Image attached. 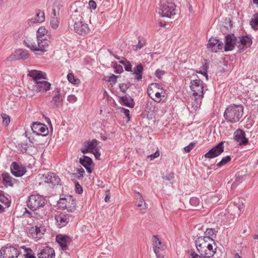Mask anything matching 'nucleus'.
Segmentation results:
<instances>
[{"label":"nucleus","mask_w":258,"mask_h":258,"mask_svg":"<svg viewBox=\"0 0 258 258\" xmlns=\"http://www.w3.org/2000/svg\"><path fill=\"white\" fill-rule=\"evenodd\" d=\"M238 39L237 46L240 51L245 50L252 44L251 39L247 36H239L237 38Z\"/></svg>","instance_id":"obj_17"},{"label":"nucleus","mask_w":258,"mask_h":258,"mask_svg":"<svg viewBox=\"0 0 258 258\" xmlns=\"http://www.w3.org/2000/svg\"><path fill=\"white\" fill-rule=\"evenodd\" d=\"M75 185L76 187V192L77 194H81L83 192V188L81 185L77 181H75Z\"/></svg>","instance_id":"obj_49"},{"label":"nucleus","mask_w":258,"mask_h":258,"mask_svg":"<svg viewBox=\"0 0 258 258\" xmlns=\"http://www.w3.org/2000/svg\"><path fill=\"white\" fill-rule=\"evenodd\" d=\"M143 66L141 63L139 64L137 66V67L134 69L133 74L136 75L135 79L137 80H140L142 78L143 76Z\"/></svg>","instance_id":"obj_32"},{"label":"nucleus","mask_w":258,"mask_h":258,"mask_svg":"<svg viewBox=\"0 0 258 258\" xmlns=\"http://www.w3.org/2000/svg\"><path fill=\"white\" fill-rule=\"evenodd\" d=\"M26 253L24 254L25 258H37L34 254L32 253V250L30 248H26Z\"/></svg>","instance_id":"obj_45"},{"label":"nucleus","mask_w":258,"mask_h":258,"mask_svg":"<svg viewBox=\"0 0 258 258\" xmlns=\"http://www.w3.org/2000/svg\"><path fill=\"white\" fill-rule=\"evenodd\" d=\"M224 51H229L233 50L237 45L238 39L233 33L227 35L225 37Z\"/></svg>","instance_id":"obj_10"},{"label":"nucleus","mask_w":258,"mask_h":258,"mask_svg":"<svg viewBox=\"0 0 258 258\" xmlns=\"http://www.w3.org/2000/svg\"><path fill=\"white\" fill-rule=\"evenodd\" d=\"M207 47L212 51L216 52L219 50L222 49L223 47L222 42L219 39L214 38H211L208 41Z\"/></svg>","instance_id":"obj_19"},{"label":"nucleus","mask_w":258,"mask_h":258,"mask_svg":"<svg viewBox=\"0 0 258 258\" xmlns=\"http://www.w3.org/2000/svg\"><path fill=\"white\" fill-rule=\"evenodd\" d=\"M46 205H47V200L39 195L30 196L27 201L28 207L34 211V213L37 219H42L47 215V212L45 208Z\"/></svg>","instance_id":"obj_3"},{"label":"nucleus","mask_w":258,"mask_h":258,"mask_svg":"<svg viewBox=\"0 0 258 258\" xmlns=\"http://www.w3.org/2000/svg\"><path fill=\"white\" fill-rule=\"evenodd\" d=\"M56 241L63 250L69 249V245L72 242V238L67 235L59 234L56 237Z\"/></svg>","instance_id":"obj_14"},{"label":"nucleus","mask_w":258,"mask_h":258,"mask_svg":"<svg viewBox=\"0 0 258 258\" xmlns=\"http://www.w3.org/2000/svg\"><path fill=\"white\" fill-rule=\"evenodd\" d=\"M175 6L171 0H160L158 14L162 17L171 18L176 14Z\"/></svg>","instance_id":"obj_6"},{"label":"nucleus","mask_w":258,"mask_h":258,"mask_svg":"<svg viewBox=\"0 0 258 258\" xmlns=\"http://www.w3.org/2000/svg\"><path fill=\"white\" fill-rule=\"evenodd\" d=\"M224 148L223 142H220L217 145L210 149L204 156L205 158L208 159L216 158L224 152Z\"/></svg>","instance_id":"obj_8"},{"label":"nucleus","mask_w":258,"mask_h":258,"mask_svg":"<svg viewBox=\"0 0 258 258\" xmlns=\"http://www.w3.org/2000/svg\"><path fill=\"white\" fill-rule=\"evenodd\" d=\"M44 181L47 183H51L52 185L58 184L60 181V179L56 174L54 173H48L44 177Z\"/></svg>","instance_id":"obj_25"},{"label":"nucleus","mask_w":258,"mask_h":258,"mask_svg":"<svg viewBox=\"0 0 258 258\" xmlns=\"http://www.w3.org/2000/svg\"><path fill=\"white\" fill-rule=\"evenodd\" d=\"M114 73L116 74H120L123 72V68L120 64H117L115 62L114 64Z\"/></svg>","instance_id":"obj_48"},{"label":"nucleus","mask_w":258,"mask_h":258,"mask_svg":"<svg viewBox=\"0 0 258 258\" xmlns=\"http://www.w3.org/2000/svg\"><path fill=\"white\" fill-rule=\"evenodd\" d=\"M28 76L33 78L35 83L40 81L41 79H46V74L40 71L31 70L29 73Z\"/></svg>","instance_id":"obj_26"},{"label":"nucleus","mask_w":258,"mask_h":258,"mask_svg":"<svg viewBox=\"0 0 258 258\" xmlns=\"http://www.w3.org/2000/svg\"><path fill=\"white\" fill-rule=\"evenodd\" d=\"M234 140L239 143L240 145H246L248 143V139L245 137V132L241 130L238 129L234 133Z\"/></svg>","instance_id":"obj_20"},{"label":"nucleus","mask_w":258,"mask_h":258,"mask_svg":"<svg viewBox=\"0 0 258 258\" xmlns=\"http://www.w3.org/2000/svg\"><path fill=\"white\" fill-rule=\"evenodd\" d=\"M212 243L208 244V246L204 249V252L200 253L199 258H210L216 252L217 244L215 241H211Z\"/></svg>","instance_id":"obj_13"},{"label":"nucleus","mask_w":258,"mask_h":258,"mask_svg":"<svg viewBox=\"0 0 258 258\" xmlns=\"http://www.w3.org/2000/svg\"><path fill=\"white\" fill-rule=\"evenodd\" d=\"M67 100L71 103H74L77 101V98L74 95H70L68 96Z\"/></svg>","instance_id":"obj_53"},{"label":"nucleus","mask_w":258,"mask_h":258,"mask_svg":"<svg viewBox=\"0 0 258 258\" xmlns=\"http://www.w3.org/2000/svg\"><path fill=\"white\" fill-rule=\"evenodd\" d=\"M243 179V176H240L239 174H236L235 175V181L238 183L242 182Z\"/></svg>","instance_id":"obj_62"},{"label":"nucleus","mask_w":258,"mask_h":258,"mask_svg":"<svg viewBox=\"0 0 258 258\" xmlns=\"http://www.w3.org/2000/svg\"><path fill=\"white\" fill-rule=\"evenodd\" d=\"M118 77V76H116L113 74H112L111 76H110L108 80V82H113L114 84H115L116 82V79Z\"/></svg>","instance_id":"obj_57"},{"label":"nucleus","mask_w":258,"mask_h":258,"mask_svg":"<svg viewBox=\"0 0 258 258\" xmlns=\"http://www.w3.org/2000/svg\"><path fill=\"white\" fill-rule=\"evenodd\" d=\"M3 182L6 187L12 186V177L8 173H4L2 174Z\"/></svg>","instance_id":"obj_33"},{"label":"nucleus","mask_w":258,"mask_h":258,"mask_svg":"<svg viewBox=\"0 0 258 258\" xmlns=\"http://www.w3.org/2000/svg\"><path fill=\"white\" fill-rule=\"evenodd\" d=\"M59 201L60 202H59V203H62V204H65L64 208H65L68 212H72L76 209L75 205H74L72 207H69L70 203H69L68 204H67V199H66V198L60 199Z\"/></svg>","instance_id":"obj_38"},{"label":"nucleus","mask_w":258,"mask_h":258,"mask_svg":"<svg viewBox=\"0 0 258 258\" xmlns=\"http://www.w3.org/2000/svg\"><path fill=\"white\" fill-rule=\"evenodd\" d=\"M79 162L86 168L88 173H91L92 172L90 166L93 164V162L90 157L83 155L82 158H80Z\"/></svg>","instance_id":"obj_23"},{"label":"nucleus","mask_w":258,"mask_h":258,"mask_svg":"<svg viewBox=\"0 0 258 258\" xmlns=\"http://www.w3.org/2000/svg\"><path fill=\"white\" fill-rule=\"evenodd\" d=\"M19 255L18 249L13 246L3 247L0 250V258H17Z\"/></svg>","instance_id":"obj_7"},{"label":"nucleus","mask_w":258,"mask_h":258,"mask_svg":"<svg viewBox=\"0 0 258 258\" xmlns=\"http://www.w3.org/2000/svg\"><path fill=\"white\" fill-rule=\"evenodd\" d=\"M160 155V153H159V152L157 150L154 153L152 154H151L148 157H150L151 158V159H155L157 157H158Z\"/></svg>","instance_id":"obj_59"},{"label":"nucleus","mask_w":258,"mask_h":258,"mask_svg":"<svg viewBox=\"0 0 258 258\" xmlns=\"http://www.w3.org/2000/svg\"><path fill=\"white\" fill-rule=\"evenodd\" d=\"M26 168L16 162H13L11 165V171L16 177H21L26 172Z\"/></svg>","instance_id":"obj_18"},{"label":"nucleus","mask_w":258,"mask_h":258,"mask_svg":"<svg viewBox=\"0 0 258 258\" xmlns=\"http://www.w3.org/2000/svg\"><path fill=\"white\" fill-rule=\"evenodd\" d=\"M165 74V72L163 70H161L160 69H158L155 72V75L156 77L158 78H161L163 75Z\"/></svg>","instance_id":"obj_54"},{"label":"nucleus","mask_w":258,"mask_h":258,"mask_svg":"<svg viewBox=\"0 0 258 258\" xmlns=\"http://www.w3.org/2000/svg\"><path fill=\"white\" fill-rule=\"evenodd\" d=\"M91 153H93L96 158H98L100 156V153L98 148L95 149L93 152H91Z\"/></svg>","instance_id":"obj_61"},{"label":"nucleus","mask_w":258,"mask_h":258,"mask_svg":"<svg viewBox=\"0 0 258 258\" xmlns=\"http://www.w3.org/2000/svg\"><path fill=\"white\" fill-rule=\"evenodd\" d=\"M121 110L123 111V113H124V115L127 117L128 120L130 119V110L128 109H125L122 108Z\"/></svg>","instance_id":"obj_60"},{"label":"nucleus","mask_w":258,"mask_h":258,"mask_svg":"<svg viewBox=\"0 0 258 258\" xmlns=\"http://www.w3.org/2000/svg\"><path fill=\"white\" fill-rule=\"evenodd\" d=\"M124 67L125 70L126 72H133L132 69V66L131 62L127 60L126 59L125 61V64L124 65Z\"/></svg>","instance_id":"obj_51"},{"label":"nucleus","mask_w":258,"mask_h":258,"mask_svg":"<svg viewBox=\"0 0 258 258\" xmlns=\"http://www.w3.org/2000/svg\"><path fill=\"white\" fill-rule=\"evenodd\" d=\"M249 24L253 29L255 30L258 29V13H255L253 15Z\"/></svg>","instance_id":"obj_35"},{"label":"nucleus","mask_w":258,"mask_h":258,"mask_svg":"<svg viewBox=\"0 0 258 258\" xmlns=\"http://www.w3.org/2000/svg\"><path fill=\"white\" fill-rule=\"evenodd\" d=\"M160 89L161 92L158 91L157 90V91L155 92V96L156 99H154V100L157 103H159L161 102V97L162 96L164 97V95L162 94H164V92H163V90L162 88Z\"/></svg>","instance_id":"obj_42"},{"label":"nucleus","mask_w":258,"mask_h":258,"mask_svg":"<svg viewBox=\"0 0 258 258\" xmlns=\"http://www.w3.org/2000/svg\"><path fill=\"white\" fill-rule=\"evenodd\" d=\"M3 118V123L5 126H8L10 122V117L6 114H3L2 115Z\"/></svg>","instance_id":"obj_46"},{"label":"nucleus","mask_w":258,"mask_h":258,"mask_svg":"<svg viewBox=\"0 0 258 258\" xmlns=\"http://www.w3.org/2000/svg\"><path fill=\"white\" fill-rule=\"evenodd\" d=\"M36 92H46L50 88L51 84L45 81H40L35 83L33 85Z\"/></svg>","instance_id":"obj_21"},{"label":"nucleus","mask_w":258,"mask_h":258,"mask_svg":"<svg viewBox=\"0 0 258 258\" xmlns=\"http://www.w3.org/2000/svg\"><path fill=\"white\" fill-rule=\"evenodd\" d=\"M146 44V40L145 38L142 37H139V39L138 41V43L136 45H134L133 46V49L135 51H137L138 50L141 49Z\"/></svg>","instance_id":"obj_36"},{"label":"nucleus","mask_w":258,"mask_h":258,"mask_svg":"<svg viewBox=\"0 0 258 258\" xmlns=\"http://www.w3.org/2000/svg\"><path fill=\"white\" fill-rule=\"evenodd\" d=\"M244 207L243 203L240 199H235L234 203L228 207V212L234 216H239L243 211Z\"/></svg>","instance_id":"obj_9"},{"label":"nucleus","mask_w":258,"mask_h":258,"mask_svg":"<svg viewBox=\"0 0 258 258\" xmlns=\"http://www.w3.org/2000/svg\"><path fill=\"white\" fill-rule=\"evenodd\" d=\"M190 89L192 91L191 101L187 104V108L191 112L196 111L201 105L204 97V82L200 79L191 80Z\"/></svg>","instance_id":"obj_1"},{"label":"nucleus","mask_w":258,"mask_h":258,"mask_svg":"<svg viewBox=\"0 0 258 258\" xmlns=\"http://www.w3.org/2000/svg\"><path fill=\"white\" fill-rule=\"evenodd\" d=\"M243 106L241 104H231L226 108L223 114L224 117L228 122H238L243 115Z\"/></svg>","instance_id":"obj_4"},{"label":"nucleus","mask_w":258,"mask_h":258,"mask_svg":"<svg viewBox=\"0 0 258 258\" xmlns=\"http://www.w3.org/2000/svg\"><path fill=\"white\" fill-rule=\"evenodd\" d=\"M51 38L50 36L46 37H41L40 36L37 37V43H32L27 40H24V44L27 47L30 48L33 51H40L41 53L38 54H42V53L46 51L48 49L49 45L51 42Z\"/></svg>","instance_id":"obj_5"},{"label":"nucleus","mask_w":258,"mask_h":258,"mask_svg":"<svg viewBox=\"0 0 258 258\" xmlns=\"http://www.w3.org/2000/svg\"><path fill=\"white\" fill-rule=\"evenodd\" d=\"M89 7L92 8L93 10H95L97 7V4L96 2L93 0H90L89 2Z\"/></svg>","instance_id":"obj_58"},{"label":"nucleus","mask_w":258,"mask_h":258,"mask_svg":"<svg viewBox=\"0 0 258 258\" xmlns=\"http://www.w3.org/2000/svg\"><path fill=\"white\" fill-rule=\"evenodd\" d=\"M67 78L68 81L73 84H77L79 82L78 79H76L75 78L74 76L72 73H69L67 75Z\"/></svg>","instance_id":"obj_43"},{"label":"nucleus","mask_w":258,"mask_h":258,"mask_svg":"<svg viewBox=\"0 0 258 258\" xmlns=\"http://www.w3.org/2000/svg\"><path fill=\"white\" fill-rule=\"evenodd\" d=\"M190 204L195 207L199 205L200 200L196 197H192L189 201Z\"/></svg>","instance_id":"obj_47"},{"label":"nucleus","mask_w":258,"mask_h":258,"mask_svg":"<svg viewBox=\"0 0 258 258\" xmlns=\"http://www.w3.org/2000/svg\"><path fill=\"white\" fill-rule=\"evenodd\" d=\"M39 258H55V252L53 248L45 247L38 254Z\"/></svg>","instance_id":"obj_24"},{"label":"nucleus","mask_w":258,"mask_h":258,"mask_svg":"<svg viewBox=\"0 0 258 258\" xmlns=\"http://www.w3.org/2000/svg\"><path fill=\"white\" fill-rule=\"evenodd\" d=\"M153 250L156 256L159 257V250L162 248V242L159 239L158 236L154 235L152 237Z\"/></svg>","instance_id":"obj_27"},{"label":"nucleus","mask_w":258,"mask_h":258,"mask_svg":"<svg viewBox=\"0 0 258 258\" xmlns=\"http://www.w3.org/2000/svg\"><path fill=\"white\" fill-rule=\"evenodd\" d=\"M174 178V174L172 173H170L168 175H166L164 178L166 180H170L173 179Z\"/></svg>","instance_id":"obj_63"},{"label":"nucleus","mask_w":258,"mask_h":258,"mask_svg":"<svg viewBox=\"0 0 258 258\" xmlns=\"http://www.w3.org/2000/svg\"><path fill=\"white\" fill-rule=\"evenodd\" d=\"M205 236L204 237H208L211 241H215L214 238L216 237L215 230L213 228H208L205 232Z\"/></svg>","instance_id":"obj_37"},{"label":"nucleus","mask_w":258,"mask_h":258,"mask_svg":"<svg viewBox=\"0 0 258 258\" xmlns=\"http://www.w3.org/2000/svg\"><path fill=\"white\" fill-rule=\"evenodd\" d=\"M195 146V143H191L188 146L184 148V151L187 153L189 152L194 148Z\"/></svg>","instance_id":"obj_55"},{"label":"nucleus","mask_w":258,"mask_h":258,"mask_svg":"<svg viewBox=\"0 0 258 258\" xmlns=\"http://www.w3.org/2000/svg\"><path fill=\"white\" fill-rule=\"evenodd\" d=\"M232 27V24L229 18H226L223 22V25L221 27V30L223 33H226V31L231 29Z\"/></svg>","instance_id":"obj_34"},{"label":"nucleus","mask_w":258,"mask_h":258,"mask_svg":"<svg viewBox=\"0 0 258 258\" xmlns=\"http://www.w3.org/2000/svg\"><path fill=\"white\" fill-rule=\"evenodd\" d=\"M160 85L157 83H152L148 87L147 93L148 96L153 100H154L153 98V95L155 94V92L157 90L160 89Z\"/></svg>","instance_id":"obj_28"},{"label":"nucleus","mask_w":258,"mask_h":258,"mask_svg":"<svg viewBox=\"0 0 258 258\" xmlns=\"http://www.w3.org/2000/svg\"><path fill=\"white\" fill-rule=\"evenodd\" d=\"M97 145V141L94 139L92 141H89L87 143V147L90 150V152H93L96 148Z\"/></svg>","instance_id":"obj_39"},{"label":"nucleus","mask_w":258,"mask_h":258,"mask_svg":"<svg viewBox=\"0 0 258 258\" xmlns=\"http://www.w3.org/2000/svg\"><path fill=\"white\" fill-rule=\"evenodd\" d=\"M231 158L230 156L227 155L222 158L221 160L218 162L217 166L219 167L222 166L223 165L227 164L228 162L230 161Z\"/></svg>","instance_id":"obj_41"},{"label":"nucleus","mask_w":258,"mask_h":258,"mask_svg":"<svg viewBox=\"0 0 258 258\" xmlns=\"http://www.w3.org/2000/svg\"><path fill=\"white\" fill-rule=\"evenodd\" d=\"M0 202L4 204L7 207L10 206V202L9 199L1 192H0Z\"/></svg>","instance_id":"obj_44"},{"label":"nucleus","mask_w":258,"mask_h":258,"mask_svg":"<svg viewBox=\"0 0 258 258\" xmlns=\"http://www.w3.org/2000/svg\"><path fill=\"white\" fill-rule=\"evenodd\" d=\"M197 73H198L199 74H201L203 75V76H205L206 80H208V75L206 72H205V71L202 72L201 71H197Z\"/></svg>","instance_id":"obj_64"},{"label":"nucleus","mask_w":258,"mask_h":258,"mask_svg":"<svg viewBox=\"0 0 258 258\" xmlns=\"http://www.w3.org/2000/svg\"><path fill=\"white\" fill-rule=\"evenodd\" d=\"M47 33V30L44 27H40L37 31V37H49L48 35H46Z\"/></svg>","instance_id":"obj_40"},{"label":"nucleus","mask_w":258,"mask_h":258,"mask_svg":"<svg viewBox=\"0 0 258 258\" xmlns=\"http://www.w3.org/2000/svg\"><path fill=\"white\" fill-rule=\"evenodd\" d=\"M33 133L36 135L46 136L48 134V127L45 124L39 122H33L31 125Z\"/></svg>","instance_id":"obj_12"},{"label":"nucleus","mask_w":258,"mask_h":258,"mask_svg":"<svg viewBox=\"0 0 258 258\" xmlns=\"http://www.w3.org/2000/svg\"><path fill=\"white\" fill-rule=\"evenodd\" d=\"M211 240L208 237L201 236L195 240V244L197 250L200 253L204 252V249L208 246V244H210Z\"/></svg>","instance_id":"obj_15"},{"label":"nucleus","mask_w":258,"mask_h":258,"mask_svg":"<svg viewBox=\"0 0 258 258\" xmlns=\"http://www.w3.org/2000/svg\"><path fill=\"white\" fill-rule=\"evenodd\" d=\"M88 10L89 8L83 5L73 12L71 15L70 23L73 24L74 31L83 36L87 35L90 31L88 25L83 21L82 16L83 12Z\"/></svg>","instance_id":"obj_2"},{"label":"nucleus","mask_w":258,"mask_h":258,"mask_svg":"<svg viewBox=\"0 0 258 258\" xmlns=\"http://www.w3.org/2000/svg\"><path fill=\"white\" fill-rule=\"evenodd\" d=\"M55 220L59 227L61 228L65 226L69 223L70 221V215L69 214L60 213L55 215Z\"/></svg>","instance_id":"obj_22"},{"label":"nucleus","mask_w":258,"mask_h":258,"mask_svg":"<svg viewBox=\"0 0 258 258\" xmlns=\"http://www.w3.org/2000/svg\"><path fill=\"white\" fill-rule=\"evenodd\" d=\"M120 100L127 107L130 108H133L134 107L135 103L134 100L128 95H126L124 96L120 97Z\"/></svg>","instance_id":"obj_30"},{"label":"nucleus","mask_w":258,"mask_h":258,"mask_svg":"<svg viewBox=\"0 0 258 258\" xmlns=\"http://www.w3.org/2000/svg\"><path fill=\"white\" fill-rule=\"evenodd\" d=\"M77 171L79 175H77L76 173H74L73 175L75 177H78V178L80 177H83L84 176V174H85V170L83 168H81L80 169H78Z\"/></svg>","instance_id":"obj_52"},{"label":"nucleus","mask_w":258,"mask_h":258,"mask_svg":"<svg viewBox=\"0 0 258 258\" xmlns=\"http://www.w3.org/2000/svg\"><path fill=\"white\" fill-rule=\"evenodd\" d=\"M45 20L44 13L40 10L36 11V17L29 20L31 23H42Z\"/></svg>","instance_id":"obj_29"},{"label":"nucleus","mask_w":258,"mask_h":258,"mask_svg":"<svg viewBox=\"0 0 258 258\" xmlns=\"http://www.w3.org/2000/svg\"><path fill=\"white\" fill-rule=\"evenodd\" d=\"M29 57L28 50L20 49L15 51L7 58L8 61H12L20 59L25 60Z\"/></svg>","instance_id":"obj_11"},{"label":"nucleus","mask_w":258,"mask_h":258,"mask_svg":"<svg viewBox=\"0 0 258 258\" xmlns=\"http://www.w3.org/2000/svg\"><path fill=\"white\" fill-rule=\"evenodd\" d=\"M30 231L31 234H35L36 235H38L40 233H41L40 227H38L37 226H35V227H32Z\"/></svg>","instance_id":"obj_50"},{"label":"nucleus","mask_w":258,"mask_h":258,"mask_svg":"<svg viewBox=\"0 0 258 258\" xmlns=\"http://www.w3.org/2000/svg\"><path fill=\"white\" fill-rule=\"evenodd\" d=\"M50 23L51 27L54 29H56L58 26L59 21L58 20V17L56 16V11L54 9L52 10Z\"/></svg>","instance_id":"obj_31"},{"label":"nucleus","mask_w":258,"mask_h":258,"mask_svg":"<svg viewBox=\"0 0 258 258\" xmlns=\"http://www.w3.org/2000/svg\"><path fill=\"white\" fill-rule=\"evenodd\" d=\"M119 87L120 91L125 93L126 92V90L127 89V87H126V85H125V83L120 84L119 85Z\"/></svg>","instance_id":"obj_56"},{"label":"nucleus","mask_w":258,"mask_h":258,"mask_svg":"<svg viewBox=\"0 0 258 258\" xmlns=\"http://www.w3.org/2000/svg\"><path fill=\"white\" fill-rule=\"evenodd\" d=\"M54 95L52 97L51 102L53 103L56 107H59L62 106V102L64 98V94L61 92L60 88H56L53 91Z\"/></svg>","instance_id":"obj_16"}]
</instances>
